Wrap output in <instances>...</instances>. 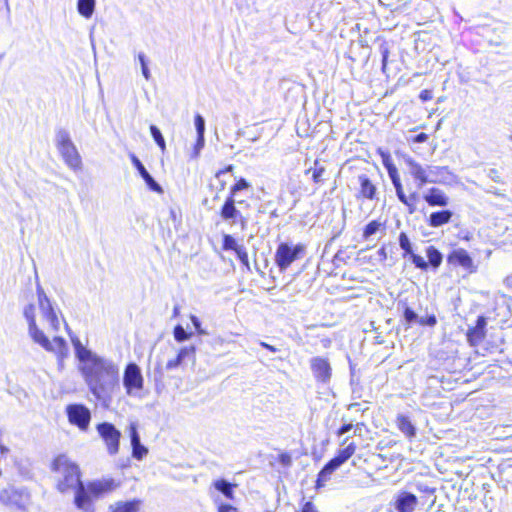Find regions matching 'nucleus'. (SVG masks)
I'll return each instance as SVG.
<instances>
[{
	"mask_svg": "<svg viewBox=\"0 0 512 512\" xmlns=\"http://www.w3.org/2000/svg\"><path fill=\"white\" fill-rule=\"evenodd\" d=\"M33 341L46 351L55 354L59 361H63L69 354V347L63 337L56 336L50 341L44 332H41L33 338Z\"/></svg>",
	"mask_w": 512,
	"mask_h": 512,
	"instance_id": "9b49d317",
	"label": "nucleus"
},
{
	"mask_svg": "<svg viewBox=\"0 0 512 512\" xmlns=\"http://www.w3.org/2000/svg\"><path fill=\"white\" fill-rule=\"evenodd\" d=\"M24 316L28 321V329L31 338H36V336L43 331L40 330L36 324V308L34 304H29L25 307Z\"/></svg>",
	"mask_w": 512,
	"mask_h": 512,
	"instance_id": "bb28decb",
	"label": "nucleus"
},
{
	"mask_svg": "<svg viewBox=\"0 0 512 512\" xmlns=\"http://www.w3.org/2000/svg\"><path fill=\"white\" fill-rule=\"evenodd\" d=\"M97 431L104 441L110 455L119 451L121 433L112 423L103 422L97 425Z\"/></svg>",
	"mask_w": 512,
	"mask_h": 512,
	"instance_id": "ddd939ff",
	"label": "nucleus"
},
{
	"mask_svg": "<svg viewBox=\"0 0 512 512\" xmlns=\"http://www.w3.org/2000/svg\"><path fill=\"white\" fill-rule=\"evenodd\" d=\"M378 154L380 155L382 164L386 168L389 178L391 179V182L395 188L398 200L406 207V210L409 214L416 213L418 210V204L420 202L419 193L414 191L407 195L404 191L398 169L393 163L390 153L379 149Z\"/></svg>",
	"mask_w": 512,
	"mask_h": 512,
	"instance_id": "7ed1b4c3",
	"label": "nucleus"
},
{
	"mask_svg": "<svg viewBox=\"0 0 512 512\" xmlns=\"http://www.w3.org/2000/svg\"><path fill=\"white\" fill-rule=\"evenodd\" d=\"M90 392L97 399L109 398L119 385L118 367L103 358H94L80 368Z\"/></svg>",
	"mask_w": 512,
	"mask_h": 512,
	"instance_id": "f03ea898",
	"label": "nucleus"
},
{
	"mask_svg": "<svg viewBox=\"0 0 512 512\" xmlns=\"http://www.w3.org/2000/svg\"><path fill=\"white\" fill-rule=\"evenodd\" d=\"M130 160H131L132 164L134 165V167L138 170L141 177L145 173H147L146 168L144 167V165L141 163V161L138 159V157L135 154H130Z\"/></svg>",
	"mask_w": 512,
	"mask_h": 512,
	"instance_id": "37998d69",
	"label": "nucleus"
},
{
	"mask_svg": "<svg viewBox=\"0 0 512 512\" xmlns=\"http://www.w3.org/2000/svg\"><path fill=\"white\" fill-rule=\"evenodd\" d=\"M381 56H382V70L384 71L388 64V57H389V47L386 44L381 45Z\"/></svg>",
	"mask_w": 512,
	"mask_h": 512,
	"instance_id": "a18cd8bd",
	"label": "nucleus"
},
{
	"mask_svg": "<svg viewBox=\"0 0 512 512\" xmlns=\"http://www.w3.org/2000/svg\"><path fill=\"white\" fill-rule=\"evenodd\" d=\"M221 249L223 251H233L241 265L250 270V261L248 251L244 244L239 243L232 235L223 234Z\"/></svg>",
	"mask_w": 512,
	"mask_h": 512,
	"instance_id": "dca6fc26",
	"label": "nucleus"
},
{
	"mask_svg": "<svg viewBox=\"0 0 512 512\" xmlns=\"http://www.w3.org/2000/svg\"><path fill=\"white\" fill-rule=\"evenodd\" d=\"M399 245L403 250L402 257H409L414 266L422 271H427L429 267L433 270H437L443 261L442 253L433 245L426 248V256L428 261H425L423 257L415 254L412 250L410 239L406 232L399 234Z\"/></svg>",
	"mask_w": 512,
	"mask_h": 512,
	"instance_id": "20e7f679",
	"label": "nucleus"
},
{
	"mask_svg": "<svg viewBox=\"0 0 512 512\" xmlns=\"http://www.w3.org/2000/svg\"><path fill=\"white\" fill-rule=\"evenodd\" d=\"M419 98L422 102L430 101L433 98L432 90L430 89H424L420 92Z\"/></svg>",
	"mask_w": 512,
	"mask_h": 512,
	"instance_id": "09e8293b",
	"label": "nucleus"
},
{
	"mask_svg": "<svg viewBox=\"0 0 512 512\" xmlns=\"http://www.w3.org/2000/svg\"><path fill=\"white\" fill-rule=\"evenodd\" d=\"M123 385L127 395H137L144 389V377L136 363L130 362L125 366Z\"/></svg>",
	"mask_w": 512,
	"mask_h": 512,
	"instance_id": "9d476101",
	"label": "nucleus"
},
{
	"mask_svg": "<svg viewBox=\"0 0 512 512\" xmlns=\"http://www.w3.org/2000/svg\"><path fill=\"white\" fill-rule=\"evenodd\" d=\"M422 199L429 207H441L448 206L450 199L448 195L437 187L429 188L422 196Z\"/></svg>",
	"mask_w": 512,
	"mask_h": 512,
	"instance_id": "4be33fe9",
	"label": "nucleus"
},
{
	"mask_svg": "<svg viewBox=\"0 0 512 512\" xmlns=\"http://www.w3.org/2000/svg\"><path fill=\"white\" fill-rule=\"evenodd\" d=\"M57 148L65 163L72 169L81 167V157L66 131L60 130L57 134Z\"/></svg>",
	"mask_w": 512,
	"mask_h": 512,
	"instance_id": "6e6552de",
	"label": "nucleus"
},
{
	"mask_svg": "<svg viewBox=\"0 0 512 512\" xmlns=\"http://www.w3.org/2000/svg\"><path fill=\"white\" fill-rule=\"evenodd\" d=\"M119 486V482H117L114 478L109 477L90 481L85 485V489L89 494L90 501L92 502V498H99L104 494L111 493L115 491Z\"/></svg>",
	"mask_w": 512,
	"mask_h": 512,
	"instance_id": "2eb2a0df",
	"label": "nucleus"
},
{
	"mask_svg": "<svg viewBox=\"0 0 512 512\" xmlns=\"http://www.w3.org/2000/svg\"><path fill=\"white\" fill-rule=\"evenodd\" d=\"M212 485L218 492L223 494L226 499H234V489L237 487L236 483H230L225 479L220 478L213 481Z\"/></svg>",
	"mask_w": 512,
	"mask_h": 512,
	"instance_id": "c85d7f7f",
	"label": "nucleus"
},
{
	"mask_svg": "<svg viewBox=\"0 0 512 512\" xmlns=\"http://www.w3.org/2000/svg\"><path fill=\"white\" fill-rule=\"evenodd\" d=\"M406 165L408 166L409 173L412 176V178L416 181L418 187H422L425 186L426 184L433 182L432 180L429 179L427 169L413 158L406 159Z\"/></svg>",
	"mask_w": 512,
	"mask_h": 512,
	"instance_id": "5701e85b",
	"label": "nucleus"
},
{
	"mask_svg": "<svg viewBox=\"0 0 512 512\" xmlns=\"http://www.w3.org/2000/svg\"><path fill=\"white\" fill-rule=\"evenodd\" d=\"M447 264L453 268L462 267L467 273L473 274L477 271V265L472 256L464 248L451 250L446 257Z\"/></svg>",
	"mask_w": 512,
	"mask_h": 512,
	"instance_id": "f8f14e48",
	"label": "nucleus"
},
{
	"mask_svg": "<svg viewBox=\"0 0 512 512\" xmlns=\"http://www.w3.org/2000/svg\"><path fill=\"white\" fill-rule=\"evenodd\" d=\"M348 439L345 438L341 445H345V447L339 449L335 456L331 458L318 472L317 478L315 480V489L319 490L323 488L331 479L332 474L345 462H347L357 451V444L354 441L347 443Z\"/></svg>",
	"mask_w": 512,
	"mask_h": 512,
	"instance_id": "423d86ee",
	"label": "nucleus"
},
{
	"mask_svg": "<svg viewBox=\"0 0 512 512\" xmlns=\"http://www.w3.org/2000/svg\"><path fill=\"white\" fill-rule=\"evenodd\" d=\"M260 346L273 353L278 351V349L275 346L270 345L266 342H260Z\"/></svg>",
	"mask_w": 512,
	"mask_h": 512,
	"instance_id": "864d4df0",
	"label": "nucleus"
},
{
	"mask_svg": "<svg viewBox=\"0 0 512 512\" xmlns=\"http://www.w3.org/2000/svg\"><path fill=\"white\" fill-rule=\"evenodd\" d=\"M378 254L380 256H383V258H385L386 257L385 248L384 247L380 248L379 251H378Z\"/></svg>",
	"mask_w": 512,
	"mask_h": 512,
	"instance_id": "13d9d810",
	"label": "nucleus"
},
{
	"mask_svg": "<svg viewBox=\"0 0 512 512\" xmlns=\"http://www.w3.org/2000/svg\"><path fill=\"white\" fill-rule=\"evenodd\" d=\"M197 135L204 136L205 133V121L200 114H196L194 118Z\"/></svg>",
	"mask_w": 512,
	"mask_h": 512,
	"instance_id": "a19ab883",
	"label": "nucleus"
},
{
	"mask_svg": "<svg viewBox=\"0 0 512 512\" xmlns=\"http://www.w3.org/2000/svg\"><path fill=\"white\" fill-rule=\"evenodd\" d=\"M403 316H404L405 323L407 325H411L414 322L419 321L417 314L413 311V309H411L408 306H405V308L403 310Z\"/></svg>",
	"mask_w": 512,
	"mask_h": 512,
	"instance_id": "e433bc0d",
	"label": "nucleus"
},
{
	"mask_svg": "<svg viewBox=\"0 0 512 512\" xmlns=\"http://www.w3.org/2000/svg\"><path fill=\"white\" fill-rule=\"evenodd\" d=\"M95 0H78L77 10L85 18H90L94 13Z\"/></svg>",
	"mask_w": 512,
	"mask_h": 512,
	"instance_id": "72a5a7b5",
	"label": "nucleus"
},
{
	"mask_svg": "<svg viewBox=\"0 0 512 512\" xmlns=\"http://www.w3.org/2000/svg\"><path fill=\"white\" fill-rule=\"evenodd\" d=\"M0 503L9 508L26 510L30 503V493L27 489L9 486L0 491Z\"/></svg>",
	"mask_w": 512,
	"mask_h": 512,
	"instance_id": "1a4fd4ad",
	"label": "nucleus"
},
{
	"mask_svg": "<svg viewBox=\"0 0 512 512\" xmlns=\"http://www.w3.org/2000/svg\"><path fill=\"white\" fill-rule=\"evenodd\" d=\"M173 335L177 342H183L191 337L181 325H176L173 329Z\"/></svg>",
	"mask_w": 512,
	"mask_h": 512,
	"instance_id": "c9c22d12",
	"label": "nucleus"
},
{
	"mask_svg": "<svg viewBox=\"0 0 512 512\" xmlns=\"http://www.w3.org/2000/svg\"><path fill=\"white\" fill-rule=\"evenodd\" d=\"M217 512H239L238 508L228 504V503H220L217 506Z\"/></svg>",
	"mask_w": 512,
	"mask_h": 512,
	"instance_id": "49530a36",
	"label": "nucleus"
},
{
	"mask_svg": "<svg viewBox=\"0 0 512 512\" xmlns=\"http://www.w3.org/2000/svg\"><path fill=\"white\" fill-rule=\"evenodd\" d=\"M487 334V318L479 315L475 324L470 326L466 333V340L471 347H478L485 340Z\"/></svg>",
	"mask_w": 512,
	"mask_h": 512,
	"instance_id": "6ab92c4d",
	"label": "nucleus"
},
{
	"mask_svg": "<svg viewBox=\"0 0 512 512\" xmlns=\"http://www.w3.org/2000/svg\"><path fill=\"white\" fill-rule=\"evenodd\" d=\"M68 421L80 430L86 431L91 421L90 410L83 404H70L66 407Z\"/></svg>",
	"mask_w": 512,
	"mask_h": 512,
	"instance_id": "4468645a",
	"label": "nucleus"
},
{
	"mask_svg": "<svg viewBox=\"0 0 512 512\" xmlns=\"http://www.w3.org/2000/svg\"><path fill=\"white\" fill-rule=\"evenodd\" d=\"M72 343L75 347V353H76L77 358L81 362H83V364L89 363L94 358H98L97 356L92 355V353L88 349L83 347V345L81 344V342L78 338L72 339Z\"/></svg>",
	"mask_w": 512,
	"mask_h": 512,
	"instance_id": "473e14b6",
	"label": "nucleus"
},
{
	"mask_svg": "<svg viewBox=\"0 0 512 512\" xmlns=\"http://www.w3.org/2000/svg\"><path fill=\"white\" fill-rule=\"evenodd\" d=\"M204 143H205L204 136L197 135V139H196L194 147H193V153H192L193 158H197L199 156L201 149L204 147Z\"/></svg>",
	"mask_w": 512,
	"mask_h": 512,
	"instance_id": "79ce46f5",
	"label": "nucleus"
},
{
	"mask_svg": "<svg viewBox=\"0 0 512 512\" xmlns=\"http://www.w3.org/2000/svg\"><path fill=\"white\" fill-rule=\"evenodd\" d=\"M129 435L132 446V456L137 460H142L148 454V449L140 443V436L137 432L135 423L129 425Z\"/></svg>",
	"mask_w": 512,
	"mask_h": 512,
	"instance_id": "393cba45",
	"label": "nucleus"
},
{
	"mask_svg": "<svg viewBox=\"0 0 512 512\" xmlns=\"http://www.w3.org/2000/svg\"><path fill=\"white\" fill-rule=\"evenodd\" d=\"M358 190L355 195L359 201H375L378 200V188L377 185L370 179L367 174H361L358 176Z\"/></svg>",
	"mask_w": 512,
	"mask_h": 512,
	"instance_id": "aec40b11",
	"label": "nucleus"
},
{
	"mask_svg": "<svg viewBox=\"0 0 512 512\" xmlns=\"http://www.w3.org/2000/svg\"><path fill=\"white\" fill-rule=\"evenodd\" d=\"M296 512H320L316 504L311 500L302 502Z\"/></svg>",
	"mask_w": 512,
	"mask_h": 512,
	"instance_id": "4c0bfd02",
	"label": "nucleus"
},
{
	"mask_svg": "<svg viewBox=\"0 0 512 512\" xmlns=\"http://www.w3.org/2000/svg\"><path fill=\"white\" fill-rule=\"evenodd\" d=\"M142 178L144 179L147 186L155 191V192H162L161 186L152 178V176L147 172L145 173Z\"/></svg>",
	"mask_w": 512,
	"mask_h": 512,
	"instance_id": "58836bf2",
	"label": "nucleus"
},
{
	"mask_svg": "<svg viewBox=\"0 0 512 512\" xmlns=\"http://www.w3.org/2000/svg\"><path fill=\"white\" fill-rule=\"evenodd\" d=\"M180 313V307L178 305L174 306L173 308V316L177 317Z\"/></svg>",
	"mask_w": 512,
	"mask_h": 512,
	"instance_id": "6e6d98bb",
	"label": "nucleus"
},
{
	"mask_svg": "<svg viewBox=\"0 0 512 512\" xmlns=\"http://www.w3.org/2000/svg\"><path fill=\"white\" fill-rule=\"evenodd\" d=\"M418 497L408 491H400L395 498L394 507L397 512H415L418 506Z\"/></svg>",
	"mask_w": 512,
	"mask_h": 512,
	"instance_id": "412c9836",
	"label": "nucleus"
},
{
	"mask_svg": "<svg viewBox=\"0 0 512 512\" xmlns=\"http://www.w3.org/2000/svg\"><path fill=\"white\" fill-rule=\"evenodd\" d=\"M454 213L449 209H441L432 212L426 219L429 227L437 228L444 226L452 221Z\"/></svg>",
	"mask_w": 512,
	"mask_h": 512,
	"instance_id": "a878e982",
	"label": "nucleus"
},
{
	"mask_svg": "<svg viewBox=\"0 0 512 512\" xmlns=\"http://www.w3.org/2000/svg\"><path fill=\"white\" fill-rule=\"evenodd\" d=\"M326 172V168L321 164L319 159L314 160V166L305 171V174L308 175L311 173V180L314 184H320L324 182V174Z\"/></svg>",
	"mask_w": 512,
	"mask_h": 512,
	"instance_id": "2f4dec72",
	"label": "nucleus"
},
{
	"mask_svg": "<svg viewBox=\"0 0 512 512\" xmlns=\"http://www.w3.org/2000/svg\"><path fill=\"white\" fill-rule=\"evenodd\" d=\"M139 61L141 63V67H143V63H146L145 56L143 54L138 55Z\"/></svg>",
	"mask_w": 512,
	"mask_h": 512,
	"instance_id": "4d7b16f0",
	"label": "nucleus"
},
{
	"mask_svg": "<svg viewBox=\"0 0 512 512\" xmlns=\"http://www.w3.org/2000/svg\"><path fill=\"white\" fill-rule=\"evenodd\" d=\"M107 512H144L143 501L139 498L118 500L108 506Z\"/></svg>",
	"mask_w": 512,
	"mask_h": 512,
	"instance_id": "b1692460",
	"label": "nucleus"
},
{
	"mask_svg": "<svg viewBox=\"0 0 512 512\" xmlns=\"http://www.w3.org/2000/svg\"><path fill=\"white\" fill-rule=\"evenodd\" d=\"M277 461L282 467L289 468L292 465V456L288 452H281L277 456Z\"/></svg>",
	"mask_w": 512,
	"mask_h": 512,
	"instance_id": "ea45409f",
	"label": "nucleus"
},
{
	"mask_svg": "<svg viewBox=\"0 0 512 512\" xmlns=\"http://www.w3.org/2000/svg\"><path fill=\"white\" fill-rule=\"evenodd\" d=\"M396 426L408 439L415 437L416 429L407 416L398 415L396 417Z\"/></svg>",
	"mask_w": 512,
	"mask_h": 512,
	"instance_id": "c756f323",
	"label": "nucleus"
},
{
	"mask_svg": "<svg viewBox=\"0 0 512 512\" xmlns=\"http://www.w3.org/2000/svg\"><path fill=\"white\" fill-rule=\"evenodd\" d=\"M305 255V245L298 243L296 245L282 242L277 246L274 254V261L280 271H286L293 262L301 259Z\"/></svg>",
	"mask_w": 512,
	"mask_h": 512,
	"instance_id": "0eeeda50",
	"label": "nucleus"
},
{
	"mask_svg": "<svg viewBox=\"0 0 512 512\" xmlns=\"http://www.w3.org/2000/svg\"><path fill=\"white\" fill-rule=\"evenodd\" d=\"M386 230L385 222H381L378 219L371 220L368 222L362 230V238L368 240L372 235L380 232L383 233Z\"/></svg>",
	"mask_w": 512,
	"mask_h": 512,
	"instance_id": "7c9ffc66",
	"label": "nucleus"
},
{
	"mask_svg": "<svg viewBox=\"0 0 512 512\" xmlns=\"http://www.w3.org/2000/svg\"><path fill=\"white\" fill-rule=\"evenodd\" d=\"M190 320H191V322L193 323V325H194V327H195L196 331H197L198 333H203V331L200 329V327H201V323H200V321H199L198 317H197V316H195V315H191V316H190Z\"/></svg>",
	"mask_w": 512,
	"mask_h": 512,
	"instance_id": "603ef678",
	"label": "nucleus"
},
{
	"mask_svg": "<svg viewBox=\"0 0 512 512\" xmlns=\"http://www.w3.org/2000/svg\"><path fill=\"white\" fill-rule=\"evenodd\" d=\"M50 470L60 475L55 484L58 492L65 494L74 491L75 506L85 511H93V503L81 480L82 472L76 462L67 454H58L51 460Z\"/></svg>",
	"mask_w": 512,
	"mask_h": 512,
	"instance_id": "f257e3e1",
	"label": "nucleus"
},
{
	"mask_svg": "<svg viewBox=\"0 0 512 512\" xmlns=\"http://www.w3.org/2000/svg\"><path fill=\"white\" fill-rule=\"evenodd\" d=\"M150 133H151L154 141L156 142V144L160 148V150L162 152H165V150H166L165 139L162 136L161 131L158 129V127H156L155 125H151L150 126Z\"/></svg>",
	"mask_w": 512,
	"mask_h": 512,
	"instance_id": "f704fd0d",
	"label": "nucleus"
},
{
	"mask_svg": "<svg viewBox=\"0 0 512 512\" xmlns=\"http://www.w3.org/2000/svg\"><path fill=\"white\" fill-rule=\"evenodd\" d=\"M428 139H429V135L425 132H421L414 136H411L408 139V142L411 144L424 143V142L428 141Z\"/></svg>",
	"mask_w": 512,
	"mask_h": 512,
	"instance_id": "c03bdc74",
	"label": "nucleus"
},
{
	"mask_svg": "<svg viewBox=\"0 0 512 512\" xmlns=\"http://www.w3.org/2000/svg\"><path fill=\"white\" fill-rule=\"evenodd\" d=\"M142 73H143V75L145 76V78H146V79H148V78H149V70H148V68H147L146 63H143Z\"/></svg>",
	"mask_w": 512,
	"mask_h": 512,
	"instance_id": "5fc2aeb1",
	"label": "nucleus"
},
{
	"mask_svg": "<svg viewBox=\"0 0 512 512\" xmlns=\"http://www.w3.org/2000/svg\"><path fill=\"white\" fill-rule=\"evenodd\" d=\"M418 322L421 325L434 326L436 324L437 320H436V317L434 315H431V316L427 317L426 319H420Z\"/></svg>",
	"mask_w": 512,
	"mask_h": 512,
	"instance_id": "3c124183",
	"label": "nucleus"
},
{
	"mask_svg": "<svg viewBox=\"0 0 512 512\" xmlns=\"http://www.w3.org/2000/svg\"><path fill=\"white\" fill-rule=\"evenodd\" d=\"M235 169V166L233 164H229L221 169H219L218 171L215 172V178H219L221 175L225 174V173H229V172H233V170Z\"/></svg>",
	"mask_w": 512,
	"mask_h": 512,
	"instance_id": "8fccbe9b",
	"label": "nucleus"
},
{
	"mask_svg": "<svg viewBox=\"0 0 512 512\" xmlns=\"http://www.w3.org/2000/svg\"><path fill=\"white\" fill-rule=\"evenodd\" d=\"M250 187V182H248L244 177L236 179L233 185L230 186L229 193L219 210V216L223 221H231L232 223L240 224L241 226L246 224V218L236 207L237 203L241 205L244 201H237L236 195L238 192L247 190Z\"/></svg>",
	"mask_w": 512,
	"mask_h": 512,
	"instance_id": "39448f33",
	"label": "nucleus"
},
{
	"mask_svg": "<svg viewBox=\"0 0 512 512\" xmlns=\"http://www.w3.org/2000/svg\"><path fill=\"white\" fill-rule=\"evenodd\" d=\"M310 369L317 383L327 384L332 378V367L326 357L316 356L310 359Z\"/></svg>",
	"mask_w": 512,
	"mask_h": 512,
	"instance_id": "f3484780",
	"label": "nucleus"
},
{
	"mask_svg": "<svg viewBox=\"0 0 512 512\" xmlns=\"http://www.w3.org/2000/svg\"><path fill=\"white\" fill-rule=\"evenodd\" d=\"M195 354V347L194 346H187V347H182L175 358L169 360L167 363H166V368L168 370H172V369H175L177 367H179L183 360L188 357V356H194Z\"/></svg>",
	"mask_w": 512,
	"mask_h": 512,
	"instance_id": "cd10ccee",
	"label": "nucleus"
},
{
	"mask_svg": "<svg viewBox=\"0 0 512 512\" xmlns=\"http://www.w3.org/2000/svg\"><path fill=\"white\" fill-rule=\"evenodd\" d=\"M353 428V424L351 423H344L342 424L336 431V436L340 437L344 435L345 433L349 432Z\"/></svg>",
	"mask_w": 512,
	"mask_h": 512,
	"instance_id": "de8ad7c7",
	"label": "nucleus"
},
{
	"mask_svg": "<svg viewBox=\"0 0 512 512\" xmlns=\"http://www.w3.org/2000/svg\"><path fill=\"white\" fill-rule=\"evenodd\" d=\"M37 296L39 307L43 313L44 318L49 323L50 331L58 332L60 329V322L58 316L43 289H37Z\"/></svg>",
	"mask_w": 512,
	"mask_h": 512,
	"instance_id": "a211bd4d",
	"label": "nucleus"
}]
</instances>
